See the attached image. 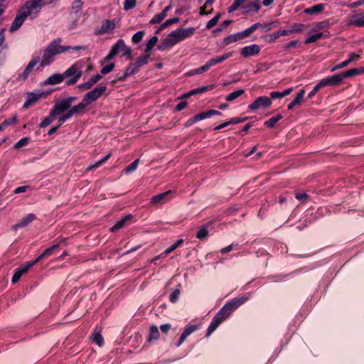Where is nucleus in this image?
Returning a JSON list of instances; mask_svg holds the SVG:
<instances>
[{"mask_svg": "<svg viewBox=\"0 0 364 364\" xmlns=\"http://www.w3.org/2000/svg\"><path fill=\"white\" fill-rule=\"evenodd\" d=\"M246 300V297L240 296L233 299L230 302L226 304L213 318L212 322L208 326L207 331V336H209L223 321L229 317L230 315Z\"/></svg>", "mask_w": 364, "mask_h": 364, "instance_id": "nucleus-1", "label": "nucleus"}, {"mask_svg": "<svg viewBox=\"0 0 364 364\" xmlns=\"http://www.w3.org/2000/svg\"><path fill=\"white\" fill-rule=\"evenodd\" d=\"M194 32L195 28L193 27L178 28L169 33L168 36L158 45V48L161 50H166L187 37L192 36Z\"/></svg>", "mask_w": 364, "mask_h": 364, "instance_id": "nucleus-2", "label": "nucleus"}, {"mask_svg": "<svg viewBox=\"0 0 364 364\" xmlns=\"http://www.w3.org/2000/svg\"><path fill=\"white\" fill-rule=\"evenodd\" d=\"M61 39L58 38L48 45L44 50L41 66L44 67L50 65L54 60V56L57 54L64 53L70 50L71 46H60Z\"/></svg>", "mask_w": 364, "mask_h": 364, "instance_id": "nucleus-3", "label": "nucleus"}, {"mask_svg": "<svg viewBox=\"0 0 364 364\" xmlns=\"http://www.w3.org/2000/svg\"><path fill=\"white\" fill-rule=\"evenodd\" d=\"M46 5H49L47 0H28L21 7L31 16L33 14H38Z\"/></svg>", "mask_w": 364, "mask_h": 364, "instance_id": "nucleus-4", "label": "nucleus"}, {"mask_svg": "<svg viewBox=\"0 0 364 364\" xmlns=\"http://www.w3.org/2000/svg\"><path fill=\"white\" fill-rule=\"evenodd\" d=\"M107 87L105 85H100L95 87L94 90L87 92L83 97L84 101L89 105L92 102L100 98L102 94L106 91Z\"/></svg>", "mask_w": 364, "mask_h": 364, "instance_id": "nucleus-5", "label": "nucleus"}, {"mask_svg": "<svg viewBox=\"0 0 364 364\" xmlns=\"http://www.w3.org/2000/svg\"><path fill=\"white\" fill-rule=\"evenodd\" d=\"M29 16L30 15L23 9V8L21 7L18 11L17 15L9 28L10 32H14L17 31L22 26L26 18Z\"/></svg>", "mask_w": 364, "mask_h": 364, "instance_id": "nucleus-6", "label": "nucleus"}, {"mask_svg": "<svg viewBox=\"0 0 364 364\" xmlns=\"http://www.w3.org/2000/svg\"><path fill=\"white\" fill-rule=\"evenodd\" d=\"M124 41L123 40L117 41V42L112 47L109 54L104 58L103 62H102V64H103L105 62L109 61L120 52H124Z\"/></svg>", "mask_w": 364, "mask_h": 364, "instance_id": "nucleus-7", "label": "nucleus"}, {"mask_svg": "<svg viewBox=\"0 0 364 364\" xmlns=\"http://www.w3.org/2000/svg\"><path fill=\"white\" fill-rule=\"evenodd\" d=\"M70 107L68 105V102H66L63 99L55 102L53 107L52 108L51 115L57 116L63 114L65 111L69 110Z\"/></svg>", "mask_w": 364, "mask_h": 364, "instance_id": "nucleus-8", "label": "nucleus"}, {"mask_svg": "<svg viewBox=\"0 0 364 364\" xmlns=\"http://www.w3.org/2000/svg\"><path fill=\"white\" fill-rule=\"evenodd\" d=\"M272 104L271 100L267 97H259L252 104L249 105L250 109H257L259 107H269Z\"/></svg>", "mask_w": 364, "mask_h": 364, "instance_id": "nucleus-9", "label": "nucleus"}, {"mask_svg": "<svg viewBox=\"0 0 364 364\" xmlns=\"http://www.w3.org/2000/svg\"><path fill=\"white\" fill-rule=\"evenodd\" d=\"M343 77L341 73L335 74L329 77L324 78L321 80L323 87L326 86H335L339 85L342 80Z\"/></svg>", "mask_w": 364, "mask_h": 364, "instance_id": "nucleus-10", "label": "nucleus"}, {"mask_svg": "<svg viewBox=\"0 0 364 364\" xmlns=\"http://www.w3.org/2000/svg\"><path fill=\"white\" fill-rule=\"evenodd\" d=\"M260 48L257 45H251L245 46L241 50V54L243 57L247 58L250 55H255L259 53Z\"/></svg>", "mask_w": 364, "mask_h": 364, "instance_id": "nucleus-11", "label": "nucleus"}, {"mask_svg": "<svg viewBox=\"0 0 364 364\" xmlns=\"http://www.w3.org/2000/svg\"><path fill=\"white\" fill-rule=\"evenodd\" d=\"M171 193V191H168L164 193L154 196L151 199V203L153 205H159L164 204L167 201V196Z\"/></svg>", "mask_w": 364, "mask_h": 364, "instance_id": "nucleus-12", "label": "nucleus"}, {"mask_svg": "<svg viewBox=\"0 0 364 364\" xmlns=\"http://www.w3.org/2000/svg\"><path fill=\"white\" fill-rule=\"evenodd\" d=\"M132 218V215H127L125 217L122 218L120 220H119L113 227L109 229V231L112 232H114L118 231L119 230L124 228L128 225L130 220Z\"/></svg>", "mask_w": 364, "mask_h": 364, "instance_id": "nucleus-13", "label": "nucleus"}, {"mask_svg": "<svg viewBox=\"0 0 364 364\" xmlns=\"http://www.w3.org/2000/svg\"><path fill=\"white\" fill-rule=\"evenodd\" d=\"M36 264V262H30L25 264L24 267H22L15 272L13 277H12V282L16 283L18 281V279L21 278L22 274L28 271V269L33 266Z\"/></svg>", "mask_w": 364, "mask_h": 364, "instance_id": "nucleus-14", "label": "nucleus"}, {"mask_svg": "<svg viewBox=\"0 0 364 364\" xmlns=\"http://www.w3.org/2000/svg\"><path fill=\"white\" fill-rule=\"evenodd\" d=\"M101 78L102 76L100 75H95L92 76L87 82L79 85L77 87L83 90H87L95 84H96Z\"/></svg>", "mask_w": 364, "mask_h": 364, "instance_id": "nucleus-15", "label": "nucleus"}, {"mask_svg": "<svg viewBox=\"0 0 364 364\" xmlns=\"http://www.w3.org/2000/svg\"><path fill=\"white\" fill-rule=\"evenodd\" d=\"M36 215L33 213L27 215L18 223L14 225V230H16L18 228H23L28 226L31 222L36 219Z\"/></svg>", "mask_w": 364, "mask_h": 364, "instance_id": "nucleus-16", "label": "nucleus"}, {"mask_svg": "<svg viewBox=\"0 0 364 364\" xmlns=\"http://www.w3.org/2000/svg\"><path fill=\"white\" fill-rule=\"evenodd\" d=\"M63 75L64 78L74 76L81 77L82 71L79 69L76 64H74L68 70H66L63 73Z\"/></svg>", "mask_w": 364, "mask_h": 364, "instance_id": "nucleus-17", "label": "nucleus"}, {"mask_svg": "<svg viewBox=\"0 0 364 364\" xmlns=\"http://www.w3.org/2000/svg\"><path fill=\"white\" fill-rule=\"evenodd\" d=\"M41 95L42 94H36L33 92L28 93L27 99L23 105V108H28L32 104L37 102L40 99Z\"/></svg>", "mask_w": 364, "mask_h": 364, "instance_id": "nucleus-18", "label": "nucleus"}, {"mask_svg": "<svg viewBox=\"0 0 364 364\" xmlns=\"http://www.w3.org/2000/svg\"><path fill=\"white\" fill-rule=\"evenodd\" d=\"M138 65H136L135 63H132L126 68L123 75L118 77V80H123L127 77L136 73L138 71Z\"/></svg>", "mask_w": 364, "mask_h": 364, "instance_id": "nucleus-19", "label": "nucleus"}, {"mask_svg": "<svg viewBox=\"0 0 364 364\" xmlns=\"http://www.w3.org/2000/svg\"><path fill=\"white\" fill-rule=\"evenodd\" d=\"M39 60H40L39 57H35L30 61V63L26 66V69L24 70L23 74H22L23 76L24 77V78H26L31 73L33 68L39 62Z\"/></svg>", "mask_w": 364, "mask_h": 364, "instance_id": "nucleus-20", "label": "nucleus"}, {"mask_svg": "<svg viewBox=\"0 0 364 364\" xmlns=\"http://www.w3.org/2000/svg\"><path fill=\"white\" fill-rule=\"evenodd\" d=\"M115 28L114 21L106 20L102 22L100 28V33H106L109 31H112Z\"/></svg>", "mask_w": 364, "mask_h": 364, "instance_id": "nucleus-21", "label": "nucleus"}, {"mask_svg": "<svg viewBox=\"0 0 364 364\" xmlns=\"http://www.w3.org/2000/svg\"><path fill=\"white\" fill-rule=\"evenodd\" d=\"M59 244L54 245L48 248H47L36 259H35L33 262H36L37 263L39 260L41 259L48 257L51 255L55 250H56L58 248Z\"/></svg>", "mask_w": 364, "mask_h": 364, "instance_id": "nucleus-22", "label": "nucleus"}, {"mask_svg": "<svg viewBox=\"0 0 364 364\" xmlns=\"http://www.w3.org/2000/svg\"><path fill=\"white\" fill-rule=\"evenodd\" d=\"M242 8L246 10L245 13H248L250 11L257 12L261 8V6L259 4V0H255V1L246 6H243Z\"/></svg>", "mask_w": 364, "mask_h": 364, "instance_id": "nucleus-23", "label": "nucleus"}, {"mask_svg": "<svg viewBox=\"0 0 364 364\" xmlns=\"http://www.w3.org/2000/svg\"><path fill=\"white\" fill-rule=\"evenodd\" d=\"M324 9V4H318L313 6L311 8H306L304 10V12L306 14H318L322 11Z\"/></svg>", "mask_w": 364, "mask_h": 364, "instance_id": "nucleus-24", "label": "nucleus"}, {"mask_svg": "<svg viewBox=\"0 0 364 364\" xmlns=\"http://www.w3.org/2000/svg\"><path fill=\"white\" fill-rule=\"evenodd\" d=\"M63 79V74H54L47 79L46 83L48 85H56L61 82Z\"/></svg>", "mask_w": 364, "mask_h": 364, "instance_id": "nucleus-25", "label": "nucleus"}, {"mask_svg": "<svg viewBox=\"0 0 364 364\" xmlns=\"http://www.w3.org/2000/svg\"><path fill=\"white\" fill-rule=\"evenodd\" d=\"M159 331L156 326H151L149 330V335L148 337V341L151 342L154 340H157L159 338Z\"/></svg>", "mask_w": 364, "mask_h": 364, "instance_id": "nucleus-26", "label": "nucleus"}, {"mask_svg": "<svg viewBox=\"0 0 364 364\" xmlns=\"http://www.w3.org/2000/svg\"><path fill=\"white\" fill-rule=\"evenodd\" d=\"M87 106V104L82 99V102L79 103L78 105L73 107L71 109H69L70 113H72V115L77 114V113L82 112L83 109L86 108Z\"/></svg>", "mask_w": 364, "mask_h": 364, "instance_id": "nucleus-27", "label": "nucleus"}, {"mask_svg": "<svg viewBox=\"0 0 364 364\" xmlns=\"http://www.w3.org/2000/svg\"><path fill=\"white\" fill-rule=\"evenodd\" d=\"M304 93L305 91L304 90H300L296 98L288 105V109H291L294 106L300 105L304 97Z\"/></svg>", "mask_w": 364, "mask_h": 364, "instance_id": "nucleus-28", "label": "nucleus"}, {"mask_svg": "<svg viewBox=\"0 0 364 364\" xmlns=\"http://www.w3.org/2000/svg\"><path fill=\"white\" fill-rule=\"evenodd\" d=\"M350 24L356 26H364V16L362 14L355 15L350 19Z\"/></svg>", "mask_w": 364, "mask_h": 364, "instance_id": "nucleus-29", "label": "nucleus"}, {"mask_svg": "<svg viewBox=\"0 0 364 364\" xmlns=\"http://www.w3.org/2000/svg\"><path fill=\"white\" fill-rule=\"evenodd\" d=\"M111 156V154H108L107 156H105L102 159H101L100 161L96 162L95 164H94L93 165H91V166H89L87 168H86V171H92L97 168H98L100 166H101L102 164H103L105 162H106L109 159V157Z\"/></svg>", "mask_w": 364, "mask_h": 364, "instance_id": "nucleus-30", "label": "nucleus"}, {"mask_svg": "<svg viewBox=\"0 0 364 364\" xmlns=\"http://www.w3.org/2000/svg\"><path fill=\"white\" fill-rule=\"evenodd\" d=\"M363 70H358L357 68L350 69L346 72L341 73L343 79L350 77L356 75H359L362 73Z\"/></svg>", "mask_w": 364, "mask_h": 364, "instance_id": "nucleus-31", "label": "nucleus"}, {"mask_svg": "<svg viewBox=\"0 0 364 364\" xmlns=\"http://www.w3.org/2000/svg\"><path fill=\"white\" fill-rule=\"evenodd\" d=\"M245 92V90L243 89H240V90H237L233 92H231L230 94H229L227 97H226V100L227 101H233L234 100L237 99V97H239L240 96H241L242 94H244Z\"/></svg>", "mask_w": 364, "mask_h": 364, "instance_id": "nucleus-32", "label": "nucleus"}, {"mask_svg": "<svg viewBox=\"0 0 364 364\" xmlns=\"http://www.w3.org/2000/svg\"><path fill=\"white\" fill-rule=\"evenodd\" d=\"M179 21V18L178 17H176V18H170L167 21H166L164 23H163L159 28L158 29V31H156V33H159L161 30H163L164 28L171 26V24L173 23H178Z\"/></svg>", "mask_w": 364, "mask_h": 364, "instance_id": "nucleus-33", "label": "nucleus"}, {"mask_svg": "<svg viewBox=\"0 0 364 364\" xmlns=\"http://www.w3.org/2000/svg\"><path fill=\"white\" fill-rule=\"evenodd\" d=\"M305 29V26L302 23H296L292 26L291 29H288L289 31V34L291 33H296L303 32Z\"/></svg>", "mask_w": 364, "mask_h": 364, "instance_id": "nucleus-34", "label": "nucleus"}, {"mask_svg": "<svg viewBox=\"0 0 364 364\" xmlns=\"http://www.w3.org/2000/svg\"><path fill=\"white\" fill-rule=\"evenodd\" d=\"M208 235L207 225L202 226L196 235V237L199 240H204Z\"/></svg>", "mask_w": 364, "mask_h": 364, "instance_id": "nucleus-35", "label": "nucleus"}, {"mask_svg": "<svg viewBox=\"0 0 364 364\" xmlns=\"http://www.w3.org/2000/svg\"><path fill=\"white\" fill-rule=\"evenodd\" d=\"M183 240L182 239L178 240L174 244H173L171 247H169L167 250H166L163 255H164V257L175 250L179 245H181L183 243Z\"/></svg>", "mask_w": 364, "mask_h": 364, "instance_id": "nucleus-36", "label": "nucleus"}, {"mask_svg": "<svg viewBox=\"0 0 364 364\" xmlns=\"http://www.w3.org/2000/svg\"><path fill=\"white\" fill-rule=\"evenodd\" d=\"M282 118V116L281 114H277V116H274L270 118L269 120L266 121L264 124L269 127H273L274 124Z\"/></svg>", "mask_w": 364, "mask_h": 364, "instance_id": "nucleus-37", "label": "nucleus"}, {"mask_svg": "<svg viewBox=\"0 0 364 364\" xmlns=\"http://www.w3.org/2000/svg\"><path fill=\"white\" fill-rule=\"evenodd\" d=\"M157 41H158V37L153 36L152 38H151V39L147 42V43L146 45V48H145L144 51L146 53H148L149 51H150L154 48V46H155Z\"/></svg>", "mask_w": 364, "mask_h": 364, "instance_id": "nucleus-38", "label": "nucleus"}, {"mask_svg": "<svg viewBox=\"0 0 364 364\" xmlns=\"http://www.w3.org/2000/svg\"><path fill=\"white\" fill-rule=\"evenodd\" d=\"M165 12H161L159 14L155 15L153 18L150 21V23L156 24L161 23L166 17Z\"/></svg>", "mask_w": 364, "mask_h": 364, "instance_id": "nucleus-39", "label": "nucleus"}, {"mask_svg": "<svg viewBox=\"0 0 364 364\" xmlns=\"http://www.w3.org/2000/svg\"><path fill=\"white\" fill-rule=\"evenodd\" d=\"M214 1L215 0H207L205 1V4L203 6H201L200 9V15H205V14L211 13L212 9L209 12H206L205 9L208 7L211 6L212 4H213Z\"/></svg>", "mask_w": 364, "mask_h": 364, "instance_id": "nucleus-40", "label": "nucleus"}, {"mask_svg": "<svg viewBox=\"0 0 364 364\" xmlns=\"http://www.w3.org/2000/svg\"><path fill=\"white\" fill-rule=\"evenodd\" d=\"M55 116H52L51 115V112H50V114L48 117L45 118L41 122V124H39V127L41 128H45L46 127H48L49 124H50L52 123V122L53 121V117H55Z\"/></svg>", "mask_w": 364, "mask_h": 364, "instance_id": "nucleus-41", "label": "nucleus"}, {"mask_svg": "<svg viewBox=\"0 0 364 364\" xmlns=\"http://www.w3.org/2000/svg\"><path fill=\"white\" fill-rule=\"evenodd\" d=\"M221 14H218L214 18L210 19L206 24V28L210 29L218 23Z\"/></svg>", "mask_w": 364, "mask_h": 364, "instance_id": "nucleus-42", "label": "nucleus"}, {"mask_svg": "<svg viewBox=\"0 0 364 364\" xmlns=\"http://www.w3.org/2000/svg\"><path fill=\"white\" fill-rule=\"evenodd\" d=\"M322 36H323L322 33H317L314 35L309 36L308 38H306L305 41V43L308 44V43L315 42L317 40L321 38Z\"/></svg>", "mask_w": 364, "mask_h": 364, "instance_id": "nucleus-43", "label": "nucleus"}, {"mask_svg": "<svg viewBox=\"0 0 364 364\" xmlns=\"http://www.w3.org/2000/svg\"><path fill=\"white\" fill-rule=\"evenodd\" d=\"M287 35H289V30L277 31H276V32H274V33L272 34V40H276V39H277L279 37H280L282 36H287Z\"/></svg>", "mask_w": 364, "mask_h": 364, "instance_id": "nucleus-44", "label": "nucleus"}, {"mask_svg": "<svg viewBox=\"0 0 364 364\" xmlns=\"http://www.w3.org/2000/svg\"><path fill=\"white\" fill-rule=\"evenodd\" d=\"M136 0H124V9L129 10L133 9L136 6Z\"/></svg>", "mask_w": 364, "mask_h": 364, "instance_id": "nucleus-45", "label": "nucleus"}, {"mask_svg": "<svg viewBox=\"0 0 364 364\" xmlns=\"http://www.w3.org/2000/svg\"><path fill=\"white\" fill-rule=\"evenodd\" d=\"M139 163V159H136L129 166H127L124 169V171L127 173H129V172L135 171L138 166Z\"/></svg>", "mask_w": 364, "mask_h": 364, "instance_id": "nucleus-46", "label": "nucleus"}, {"mask_svg": "<svg viewBox=\"0 0 364 364\" xmlns=\"http://www.w3.org/2000/svg\"><path fill=\"white\" fill-rule=\"evenodd\" d=\"M144 35V32L142 31H138L137 33H136L132 36V41H133V43H139L142 40Z\"/></svg>", "mask_w": 364, "mask_h": 364, "instance_id": "nucleus-47", "label": "nucleus"}, {"mask_svg": "<svg viewBox=\"0 0 364 364\" xmlns=\"http://www.w3.org/2000/svg\"><path fill=\"white\" fill-rule=\"evenodd\" d=\"M93 341L96 343L99 346H101L103 344L104 339L100 333H95L93 335Z\"/></svg>", "mask_w": 364, "mask_h": 364, "instance_id": "nucleus-48", "label": "nucleus"}, {"mask_svg": "<svg viewBox=\"0 0 364 364\" xmlns=\"http://www.w3.org/2000/svg\"><path fill=\"white\" fill-rule=\"evenodd\" d=\"M208 69H209V68L208 67V65L205 63L204 65H203V66H201V67H200V68H198L197 69H195V70L191 71L190 73L191 75L200 74V73H202L203 72H205Z\"/></svg>", "mask_w": 364, "mask_h": 364, "instance_id": "nucleus-49", "label": "nucleus"}, {"mask_svg": "<svg viewBox=\"0 0 364 364\" xmlns=\"http://www.w3.org/2000/svg\"><path fill=\"white\" fill-rule=\"evenodd\" d=\"M114 67V64L113 63H111L102 68L101 73L102 75H106L111 72L113 70Z\"/></svg>", "mask_w": 364, "mask_h": 364, "instance_id": "nucleus-50", "label": "nucleus"}, {"mask_svg": "<svg viewBox=\"0 0 364 364\" xmlns=\"http://www.w3.org/2000/svg\"><path fill=\"white\" fill-rule=\"evenodd\" d=\"M148 63V56H141L137 59L136 63V65H138V68H139L141 65H145Z\"/></svg>", "mask_w": 364, "mask_h": 364, "instance_id": "nucleus-51", "label": "nucleus"}, {"mask_svg": "<svg viewBox=\"0 0 364 364\" xmlns=\"http://www.w3.org/2000/svg\"><path fill=\"white\" fill-rule=\"evenodd\" d=\"M179 294H180V289H175L170 295V301L172 303H175L178 300Z\"/></svg>", "mask_w": 364, "mask_h": 364, "instance_id": "nucleus-52", "label": "nucleus"}, {"mask_svg": "<svg viewBox=\"0 0 364 364\" xmlns=\"http://www.w3.org/2000/svg\"><path fill=\"white\" fill-rule=\"evenodd\" d=\"M29 141V139L28 137H24V138H22L21 140H19L16 144H15V148L16 149H19L22 146H23L24 145L27 144Z\"/></svg>", "mask_w": 364, "mask_h": 364, "instance_id": "nucleus-53", "label": "nucleus"}, {"mask_svg": "<svg viewBox=\"0 0 364 364\" xmlns=\"http://www.w3.org/2000/svg\"><path fill=\"white\" fill-rule=\"evenodd\" d=\"M73 117L72 115V113H70V112L68 110L66 113L62 114L59 118H58V121L60 122V123H63L64 122H65L67 119L71 118Z\"/></svg>", "mask_w": 364, "mask_h": 364, "instance_id": "nucleus-54", "label": "nucleus"}, {"mask_svg": "<svg viewBox=\"0 0 364 364\" xmlns=\"http://www.w3.org/2000/svg\"><path fill=\"white\" fill-rule=\"evenodd\" d=\"M234 36L235 37V41H237L239 40L244 39L245 38L249 36L247 33H246V30H245V31H243L242 32H240V33H235Z\"/></svg>", "mask_w": 364, "mask_h": 364, "instance_id": "nucleus-55", "label": "nucleus"}, {"mask_svg": "<svg viewBox=\"0 0 364 364\" xmlns=\"http://www.w3.org/2000/svg\"><path fill=\"white\" fill-rule=\"evenodd\" d=\"M82 5V3L81 0H75L73 4V9L75 10V11L77 13L81 10Z\"/></svg>", "mask_w": 364, "mask_h": 364, "instance_id": "nucleus-56", "label": "nucleus"}, {"mask_svg": "<svg viewBox=\"0 0 364 364\" xmlns=\"http://www.w3.org/2000/svg\"><path fill=\"white\" fill-rule=\"evenodd\" d=\"M323 85L321 84V82L320 81L313 89V90L309 94V97H312L321 88L323 87Z\"/></svg>", "mask_w": 364, "mask_h": 364, "instance_id": "nucleus-57", "label": "nucleus"}, {"mask_svg": "<svg viewBox=\"0 0 364 364\" xmlns=\"http://www.w3.org/2000/svg\"><path fill=\"white\" fill-rule=\"evenodd\" d=\"M197 327L196 326H191L187 327L184 331L183 332V334H184L186 337H188L189 335H191L193 331L196 330Z\"/></svg>", "mask_w": 364, "mask_h": 364, "instance_id": "nucleus-58", "label": "nucleus"}, {"mask_svg": "<svg viewBox=\"0 0 364 364\" xmlns=\"http://www.w3.org/2000/svg\"><path fill=\"white\" fill-rule=\"evenodd\" d=\"M261 26H262L261 23H256L253 24L252 26H250V28L245 29L246 33H247V34L250 36L252 33H253L257 28L260 27Z\"/></svg>", "mask_w": 364, "mask_h": 364, "instance_id": "nucleus-59", "label": "nucleus"}, {"mask_svg": "<svg viewBox=\"0 0 364 364\" xmlns=\"http://www.w3.org/2000/svg\"><path fill=\"white\" fill-rule=\"evenodd\" d=\"M349 65V61H343L341 63L338 64V65H336V66L333 67L331 69V72H334L336 71V70L338 69H340V68H345L346 67L347 65Z\"/></svg>", "mask_w": 364, "mask_h": 364, "instance_id": "nucleus-60", "label": "nucleus"}, {"mask_svg": "<svg viewBox=\"0 0 364 364\" xmlns=\"http://www.w3.org/2000/svg\"><path fill=\"white\" fill-rule=\"evenodd\" d=\"M17 122V117L14 115L11 119L5 120L2 122L1 125L3 126V129L12 123H16Z\"/></svg>", "mask_w": 364, "mask_h": 364, "instance_id": "nucleus-61", "label": "nucleus"}, {"mask_svg": "<svg viewBox=\"0 0 364 364\" xmlns=\"http://www.w3.org/2000/svg\"><path fill=\"white\" fill-rule=\"evenodd\" d=\"M235 41H235V37L234 34L230 35V36L226 37L225 38H224V41H223V42H224V43L225 45L230 44V43H232L233 42H235Z\"/></svg>", "mask_w": 364, "mask_h": 364, "instance_id": "nucleus-62", "label": "nucleus"}, {"mask_svg": "<svg viewBox=\"0 0 364 364\" xmlns=\"http://www.w3.org/2000/svg\"><path fill=\"white\" fill-rule=\"evenodd\" d=\"M246 119H247V118H242V117L233 118L229 121V123H230V124H238L240 122H243Z\"/></svg>", "mask_w": 364, "mask_h": 364, "instance_id": "nucleus-63", "label": "nucleus"}, {"mask_svg": "<svg viewBox=\"0 0 364 364\" xmlns=\"http://www.w3.org/2000/svg\"><path fill=\"white\" fill-rule=\"evenodd\" d=\"M196 117H197V118H198V119L199 121V120H202V119H204L205 118L210 117V116L209 112L207 111V112H200V113L196 114Z\"/></svg>", "mask_w": 364, "mask_h": 364, "instance_id": "nucleus-64", "label": "nucleus"}]
</instances>
